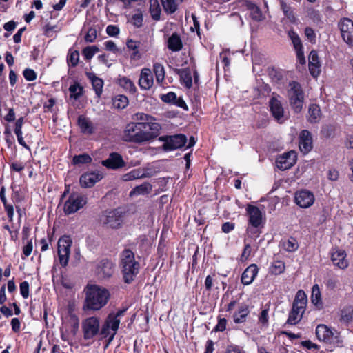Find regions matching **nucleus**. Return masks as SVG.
Masks as SVG:
<instances>
[{
    "instance_id": "1",
    "label": "nucleus",
    "mask_w": 353,
    "mask_h": 353,
    "mask_svg": "<svg viewBox=\"0 0 353 353\" xmlns=\"http://www.w3.org/2000/svg\"><path fill=\"white\" fill-rule=\"evenodd\" d=\"M110 298V292L97 285H88L85 289L84 310L97 311L103 307Z\"/></svg>"
},
{
    "instance_id": "2",
    "label": "nucleus",
    "mask_w": 353,
    "mask_h": 353,
    "mask_svg": "<svg viewBox=\"0 0 353 353\" xmlns=\"http://www.w3.org/2000/svg\"><path fill=\"white\" fill-rule=\"evenodd\" d=\"M119 266L125 283H131L139 272L140 263L135 260L134 253L130 249H124L120 255Z\"/></svg>"
},
{
    "instance_id": "3",
    "label": "nucleus",
    "mask_w": 353,
    "mask_h": 353,
    "mask_svg": "<svg viewBox=\"0 0 353 353\" xmlns=\"http://www.w3.org/2000/svg\"><path fill=\"white\" fill-rule=\"evenodd\" d=\"M290 89L288 90V96L292 110L295 113H299L303 110L304 103V92L301 84L292 81L289 83Z\"/></svg>"
},
{
    "instance_id": "4",
    "label": "nucleus",
    "mask_w": 353,
    "mask_h": 353,
    "mask_svg": "<svg viewBox=\"0 0 353 353\" xmlns=\"http://www.w3.org/2000/svg\"><path fill=\"white\" fill-rule=\"evenodd\" d=\"M127 310L128 307H123L119 309L115 312H110L102 325L101 334L108 336L110 334L109 330H111L113 331V334L111 336V339H112L119 328L121 318L124 316Z\"/></svg>"
},
{
    "instance_id": "5",
    "label": "nucleus",
    "mask_w": 353,
    "mask_h": 353,
    "mask_svg": "<svg viewBox=\"0 0 353 353\" xmlns=\"http://www.w3.org/2000/svg\"><path fill=\"white\" fill-rule=\"evenodd\" d=\"M142 126L140 122H131L128 123L124 130V140L136 143L148 141V138L150 136L148 137L147 134L142 133L141 128Z\"/></svg>"
},
{
    "instance_id": "6",
    "label": "nucleus",
    "mask_w": 353,
    "mask_h": 353,
    "mask_svg": "<svg viewBox=\"0 0 353 353\" xmlns=\"http://www.w3.org/2000/svg\"><path fill=\"white\" fill-rule=\"evenodd\" d=\"M316 336L320 341L327 344L341 345L343 341L340 334L336 330H332L324 324H320L316 327Z\"/></svg>"
},
{
    "instance_id": "7",
    "label": "nucleus",
    "mask_w": 353,
    "mask_h": 353,
    "mask_svg": "<svg viewBox=\"0 0 353 353\" xmlns=\"http://www.w3.org/2000/svg\"><path fill=\"white\" fill-rule=\"evenodd\" d=\"M82 332L85 340H92L101 334L100 320L97 316H90L82 322Z\"/></svg>"
},
{
    "instance_id": "8",
    "label": "nucleus",
    "mask_w": 353,
    "mask_h": 353,
    "mask_svg": "<svg viewBox=\"0 0 353 353\" xmlns=\"http://www.w3.org/2000/svg\"><path fill=\"white\" fill-rule=\"evenodd\" d=\"M159 140L164 142L163 148L165 151H172L181 148L187 143V137L183 134L161 137Z\"/></svg>"
},
{
    "instance_id": "9",
    "label": "nucleus",
    "mask_w": 353,
    "mask_h": 353,
    "mask_svg": "<svg viewBox=\"0 0 353 353\" xmlns=\"http://www.w3.org/2000/svg\"><path fill=\"white\" fill-rule=\"evenodd\" d=\"M86 203L87 197L85 195L72 193L64 204V212L66 214H73L82 208Z\"/></svg>"
},
{
    "instance_id": "10",
    "label": "nucleus",
    "mask_w": 353,
    "mask_h": 353,
    "mask_svg": "<svg viewBox=\"0 0 353 353\" xmlns=\"http://www.w3.org/2000/svg\"><path fill=\"white\" fill-rule=\"evenodd\" d=\"M72 241L70 236H63L58 241V256L60 264L65 267L68 265L70 248Z\"/></svg>"
},
{
    "instance_id": "11",
    "label": "nucleus",
    "mask_w": 353,
    "mask_h": 353,
    "mask_svg": "<svg viewBox=\"0 0 353 353\" xmlns=\"http://www.w3.org/2000/svg\"><path fill=\"white\" fill-rule=\"evenodd\" d=\"M123 212L119 208L112 210H105L101 217V221L112 228H118L122 223Z\"/></svg>"
},
{
    "instance_id": "12",
    "label": "nucleus",
    "mask_w": 353,
    "mask_h": 353,
    "mask_svg": "<svg viewBox=\"0 0 353 353\" xmlns=\"http://www.w3.org/2000/svg\"><path fill=\"white\" fill-rule=\"evenodd\" d=\"M339 28L344 41L353 46V21L348 18H343L339 22Z\"/></svg>"
},
{
    "instance_id": "13",
    "label": "nucleus",
    "mask_w": 353,
    "mask_h": 353,
    "mask_svg": "<svg viewBox=\"0 0 353 353\" xmlns=\"http://www.w3.org/2000/svg\"><path fill=\"white\" fill-rule=\"evenodd\" d=\"M330 259L333 265L340 270H345L348 265L349 262L346 259V252L338 248H332L330 252Z\"/></svg>"
},
{
    "instance_id": "14",
    "label": "nucleus",
    "mask_w": 353,
    "mask_h": 353,
    "mask_svg": "<svg viewBox=\"0 0 353 353\" xmlns=\"http://www.w3.org/2000/svg\"><path fill=\"white\" fill-rule=\"evenodd\" d=\"M246 214L248 216L249 225L258 228L259 226H263V214L260 209L252 204H248L245 208Z\"/></svg>"
},
{
    "instance_id": "15",
    "label": "nucleus",
    "mask_w": 353,
    "mask_h": 353,
    "mask_svg": "<svg viewBox=\"0 0 353 353\" xmlns=\"http://www.w3.org/2000/svg\"><path fill=\"white\" fill-rule=\"evenodd\" d=\"M314 194L307 190H301L295 193L294 201L297 205L302 208L310 207L314 202Z\"/></svg>"
},
{
    "instance_id": "16",
    "label": "nucleus",
    "mask_w": 353,
    "mask_h": 353,
    "mask_svg": "<svg viewBox=\"0 0 353 353\" xmlns=\"http://www.w3.org/2000/svg\"><path fill=\"white\" fill-rule=\"evenodd\" d=\"M101 164L108 169L117 170L125 167L126 163L119 153L113 152L107 159L102 161Z\"/></svg>"
},
{
    "instance_id": "17",
    "label": "nucleus",
    "mask_w": 353,
    "mask_h": 353,
    "mask_svg": "<svg viewBox=\"0 0 353 353\" xmlns=\"http://www.w3.org/2000/svg\"><path fill=\"white\" fill-rule=\"evenodd\" d=\"M296 162V154L291 150L279 156L276 159L278 168L281 170H286L291 168Z\"/></svg>"
},
{
    "instance_id": "18",
    "label": "nucleus",
    "mask_w": 353,
    "mask_h": 353,
    "mask_svg": "<svg viewBox=\"0 0 353 353\" xmlns=\"http://www.w3.org/2000/svg\"><path fill=\"white\" fill-rule=\"evenodd\" d=\"M114 264L112 260L102 259L96 265V273L103 278H110L114 273Z\"/></svg>"
},
{
    "instance_id": "19",
    "label": "nucleus",
    "mask_w": 353,
    "mask_h": 353,
    "mask_svg": "<svg viewBox=\"0 0 353 353\" xmlns=\"http://www.w3.org/2000/svg\"><path fill=\"white\" fill-rule=\"evenodd\" d=\"M140 124L143 125L141 127L142 133L147 134L148 137L150 136L148 138V141L154 140L159 135L161 126L159 123L155 122V120L140 122Z\"/></svg>"
},
{
    "instance_id": "20",
    "label": "nucleus",
    "mask_w": 353,
    "mask_h": 353,
    "mask_svg": "<svg viewBox=\"0 0 353 353\" xmlns=\"http://www.w3.org/2000/svg\"><path fill=\"white\" fill-rule=\"evenodd\" d=\"M269 103L270 112L273 117L278 123H283L285 119H284V110L281 101L275 97H272Z\"/></svg>"
},
{
    "instance_id": "21",
    "label": "nucleus",
    "mask_w": 353,
    "mask_h": 353,
    "mask_svg": "<svg viewBox=\"0 0 353 353\" xmlns=\"http://www.w3.org/2000/svg\"><path fill=\"white\" fill-rule=\"evenodd\" d=\"M259 269L255 263H252L248 266L243 272L241 276V282L244 285H250L258 275Z\"/></svg>"
},
{
    "instance_id": "22",
    "label": "nucleus",
    "mask_w": 353,
    "mask_h": 353,
    "mask_svg": "<svg viewBox=\"0 0 353 353\" xmlns=\"http://www.w3.org/2000/svg\"><path fill=\"white\" fill-rule=\"evenodd\" d=\"M141 42L132 39H128L126 46L130 53V58L132 61H138L141 59L143 52L141 51Z\"/></svg>"
},
{
    "instance_id": "23",
    "label": "nucleus",
    "mask_w": 353,
    "mask_h": 353,
    "mask_svg": "<svg viewBox=\"0 0 353 353\" xmlns=\"http://www.w3.org/2000/svg\"><path fill=\"white\" fill-rule=\"evenodd\" d=\"M154 83V78L150 69L143 68L140 74L139 85L141 90H148L152 88Z\"/></svg>"
},
{
    "instance_id": "24",
    "label": "nucleus",
    "mask_w": 353,
    "mask_h": 353,
    "mask_svg": "<svg viewBox=\"0 0 353 353\" xmlns=\"http://www.w3.org/2000/svg\"><path fill=\"white\" fill-rule=\"evenodd\" d=\"M299 149L304 154H307L312 149V134L307 130H303L300 133Z\"/></svg>"
},
{
    "instance_id": "25",
    "label": "nucleus",
    "mask_w": 353,
    "mask_h": 353,
    "mask_svg": "<svg viewBox=\"0 0 353 353\" xmlns=\"http://www.w3.org/2000/svg\"><path fill=\"white\" fill-rule=\"evenodd\" d=\"M102 174L91 172L83 174L80 177V184L83 188H91L102 179Z\"/></svg>"
},
{
    "instance_id": "26",
    "label": "nucleus",
    "mask_w": 353,
    "mask_h": 353,
    "mask_svg": "<svg viewBox=\"0 0 353 353\" xmlns=\"http://www.w3.org/2000/svg\"><path fill=\"white\" fill-rule=\"evenodd\" d=\"M250 307L245 303H241L238 306V309L236 312H234L232 315L233 321L236 324H241L245 323L247 321V318L250 314Z\"/></svg>"
},
{
    "instance_id": "27",
    "label": "nucleus",
    "mask_w": 353,
    "mask_h": 353,
    "mask_svg": "<svg viewBox=\"0 0 353 353\" xmlns=\"http://www.w3.org/2000/svg\"><path fill=\"white\" fill-rule=\"evenodd\" d=\"M243 5L250 12V17L253 21H261L263 19V13L260 8L250 0H243Z\"/></svg>"
},
{
    "instance_id": "28",
    "label": "nucleus",
    "mask_w": 353,
    "mask_h": 353,
    "mask_svg": "<svg viewBox=\"0 0 353 353\" xmlns=\"http://www.w3.org/2000/svg\"><path fill=\"white\" fill-rule=\"evenodd\" d=\"M305 311V310H301V308L296 306H292L285 324L290 325L298 324L301 321Z\"/></svg>"
},
{
    "instance_id": "29",
    "label": "nucleus",
    "mask_w": 353,
    "mask_h": 353,
    "mask_svg": "<svg viewBox=\"0 0 353 353\" xmlns=\"http://www.w3.org/2000/svg\"><path fill=\"white\" fill-rule=\"evenodd\" d=\"M322 117L320 106L316 103H312L308 108L307 121L310 123H317Z\"/></svg>"
},
{
    "instance_id": "30",
    "label": "nucleus",
    "mask_w": 353,
    "mask_h": 353,
    "mask_svg": "<svg viewBox=\"0 0 353 353\" xmlns=\"http://www.w3.org/2000/svg\"><path fill=\"white\" fill-rule=\"evenodd\" d=\"M167 46L172 52L180 51L183 48V42L181 37L176 32L172 33L168 39Z\"/></svg>"
},
{
    "instance_id": "31",
    "label": "nucleus",
    "mask_w": 353,
    "mask_h": 353,
    "mask_svg": "<svg viewBox=\"0 0 353 353\" xmlns=\"http://www.w3.org/2000/svg\"><path fill=\"white\" fill-rule=\"evenodd\" d=\"M77 123L82 133L88 134L94 133V130L92 123L84 115H80L78 117Z\"/></svg>"
},
{
    "instance_id": "32",
    "label": "nucleus",
    "mask_w": 353,
    "mask_h": 353,
    "mask_svg": "<svg viewBox=\"0 0 353 353\" xmlns=\"http://www.w3.org/2000/svg\"><path fill=\"white\" fill-rule=\"evenodd\" d=\"M175 72L187 88L190 89L192 86V77L189 68L176 69Z\"/></svg>"
},
{
    "instance_id": "33",
    "label": "nucleus",
    "mask_w": 353,
    "mask_h": 353,
    "mask_svg": "<svg viewBox=\"0 0 353 353\" xmlns=\"http://www.w3.org/2000/svg\"><path fill=\"white\" fill-rule=\"evenodd\" d=\"M86 76L92 83L93 90L96 94L100 97L103 87V81L102 79L97 77L95 74L92 72H86Z\"/></svg>"
},
{
    "instance_id": "34",
    "label": "nucleus",
    "mask_w": 353,
    "mask_h": 353,
    "mask_svg": "<svg viewBox=\"0 0 353 353\" xmlns=\"http://www.w3.org/2000/svg\"><path fill=\"white\" fill-rule=\"evenodd\" d=\"M311 302L314 305L318 310L323 308V303L321 299V293L318 284H315L312 288Z\"/></svg>"
},
{
    "instance_id": "35",
    "label": "nucleus",
    "mask_w": 353,
    "mask_h": 353,
    "mask_svg": "<svg viewBox=\"0 0 353 353\" xmlns=\"http://www.w3.org/2000/svg\"><path fill=\"white\" fill-rule=\"evenodd\" d=\"M117 84L126 92L134 94L137 91L134 83L127 77H119L117 80Z\"/></svg>"
},
{
    "instance_id": "36",
    "label": "nucleus",
    "mask_w": 353,
    "mask_h": 353,
    "mask_svg": "<svg viewBox=\"0 0 353 353\" xmlns=\"http://www.w3.org/2000/svg\"><path fill=\"white\" fill-rule=\"evenodd\" d=\"M307 303V299L305 292L303 290H298L295 295L292 306H296L301 308V310H305Z\"/></svg>"
},
{
    "instance_id": "37",
    "label": "nucleus",
    "mask_w": 353,
    "mask_h": 353,
    "mask_svg": "<svg viewBox=\"0 0 353 353\" xmlns=\"http://www.w3.org/2000/svg\"><path fill=\"white\" fill-rule=\"evenodd\" d=\"M340 321L345 324L353 321V306L347 305L341 310Z\"/></svg>"
},
{
    "instance_id": "38",
    "label": "nucleus",
    "mask_w": 353,
    "mask_h": 353,
    "mask_svg": "<svg viewBox=\"0 0 353 353\" xmlns=\"http://www.w3.org/2000/svg\"><path fill=\"white\" fill-rule=\"evenodd\" d=\"M281 10L283 11L285 17L292 23H294L296 20L294 9L288 5L284 0H279Z\"/></svg>"
},
{
    "instance_id": "39",
    "label": "nucleus",
    "mask_w": 353,
    "mask_h": 353,
    "mask_svg": "<svg viewBox=\"0 0 353 353\" xmlns=\"http://www.w3.org/2000/svg\"><path fill=\"white\" fill-rule=\"evenodd\" d=\"M149 12L152 18L155 21L160 20L161 8L158 0H150Z\"/></svg>"
},
{
    "instance_id": "40",
    "label": "nucleus",
    "mask_w": 353,
    "mask_h": 353,
    "mask_svg": "<svg viewBox=\"0 0 353 353\" xmlns=\"http://www.w3.org/2000/svg\"><path fill=\"white\" fill-rule=\"evenodd\" d=\"M285 270V263L280 260L273 261L269 267V273L272 275H280Z\"/></svg>"
},
{
    "instance_id": "41",
    "label": "nucleus",
    "mask_w": 353,
    "mask_h": 353,
    "mask_svg": "<svg viewBox=\"0 0 353 353\" xmlns=\"http://www.w3.org/2000/svg\"><path fill=\"white\" fill-rule=\"evenodd\" d=\"M153 72L155 74L156 81L161 84L165 79V68L160 63H154L153 64Z\"/></svg>"
},
{
    "instance_id": "42",
    "label": "nucleus",
    "mask_w": 353,
    "mask_h": 353,
    "mask_svg": "<svg viewBox=\"0 0 353 353\" xmlns=\"http://www.w3.org/2000/svg\"><path fill=\"white\" fill-rule=\"evenodd\" d=\"M164 11L167 14H174L178 9L176 0H160Z\"/></svg>"
},
{
    "instance_id": "43",
    "label": "nucleus",
    "mask_w": 353,
    "mask_h": 353,
    "mask_svg": "<svg viewBox=\"0 0 353 353\" xmlns=\"http://www.w3.org/2000/svg\"><path fill=\"white\" fill-rule=\"evenodd\" d=\"M146 176L145 172L141 169H134L130 172L123 176L124 181H132L134 179H141Z\"/></svg>"
},
{
    "instance_id": "44",
    "label": "nucleus",
    "mask_w": 353,
    "mask_h": 353,
    "mask_svg": "<svg viewBox=\"0 0 353 353\" xmlns=\"http://www.w3.org/2000/svg\"><path fill=\"white\" fill-rule=\"evenodd\" d=\"M129 101L126 96L119 94L113 99V106L117 109H124L128 105Z\"/></svg>"
},
{
    "instance_id": "45",
    "label": "nucleus",
    "mask_w": 353,
    "mask_h": 353,
    "mask_svg": "<svg viewBox=\"0 0 353 353\" xmlns=\"http://www.w3.org/2000/svg\"><path fill=\"white\" fill-rule=\"evenodd\" d=\"M70 98L78 99L83 95V88L78 83L75 82L69 87Z\"/></svg>"
},
{
    "instance_id": "46",
    "label": "nucleus",
    "mask_w": 353,
    "mask_h": 353,
    "mask_svg": "<svg viewBox=\"0 0 353 353\" xmlns=\"http://www.w3.org/2000/svg\"><path fill=\"white\" fill-rule=\"evenodd\" d=\"M79 61V53L78 50H70L67 56V63L69 67H76Z\"/></svg>"
},
{
    "instance_id": "47",
    "label": "nucleus",
    "mask_w": 353,
    "mask_h": 353,
    "mask_svg": "<svg viewBox=\"0 0 353 353\" xmlns=\"http://www.w3.org/2000/svg\"><path fill=\"white\" fill-rule=\"evenodd\" d=\"M152 190V185L149 183H144L140 185L136 186L130 192V195L134 194H148Z\"/></svg>"
},
{
    "instance_id": "48",
    "label": "nucleus",
    "mask_w": 353,
    "mask_h": 353,
    "mask_svg": "<svg viewBox=\"0 0 353 353\" xmlns=\"http://www.w3.org/2000/svg\"><path fill=\"white\" fill-rule=\"evenodd\" d=\"M268 74L270 79L276 83L280 82L283 78V71L274 67L268 68Z\"/></svg>"
},
{
    "instance_id": "49",
    "label": "nucleus",
    "mask_w": 353,
    "mask_h": 353,
    "mask_svg": "<svg viewBox=\"0 0 353 353\" xmlns=\"http://www.w3.org/2000/svg\"><path fill=\"white\" fill-rule=\"evenodd\" d=\"M288 36L292 40L295 50L301 51V49H303L301 40L296 32L294 30H290L288 32Z\"/></svg>"
},
{
    "instance_id": "50",
    "label": "nucleus",
    "mask_w": 353,
    "mask_h": 353,
    "mask_svg": "<svg viewBox=\"0 0 353 353\" xmlns=\"http://www.w3.org/2000/svg\"><path fill=\"white\" fill-rule=\"evenodd\" d=\"M335 126L331 124L325 125L321 130V137L324 139H329L335 134Z\"/></svg>"
},
{
    "instance_id": "51",
    "label": "nucleus",
    "mask_w": 353,
    "mask_h": 353,
    "mask_svg": "<svg viewBox=\"0 0 353 353\" xmlns=\"http://www.w3.org/2000/svg\"><path fill=\"white\" fill-rule=\"evenodd\" d=\"M99 51V49L96 46H87L82 50V54L85 60L89 61Z\"/></svg>"
},
{
    "instance_id": "52",
    "label": "nucleus",
    "mask_w": 353,
    "mask_h": 353,
    "mask_svg": "<svg viewBox=\"0 0 353 353\" xmlns=\"http://www.w3.org/2000/svg\"><path fill=\"white\" fill-rule=\"evenodd\" d=\"M92 158L88 154H82L79 155H75L72 159V163L74 165H80V164H88L91 163Z\"/></svg>"
},
{
    "instance_id": "53",
    "label": "nucleus",
    "mask_w": 353,
    "mask_h": 353,
    "mask_svg": "<svg viewBox=\"0 0 353 353\" xmlns=\"http://www.w3.org/2000/svg\"><path fill=\"white\" fill-rule=\"evenodd\" d=\"M263 228V226H259L258 228H256L254 226L249 225V224H248L246 228V233L252 239H256L262 233L261 229Z\"/></svg>"
},
{
    "instance_id": "54",
    "label": "nucleus",
    "mask_w": 353,
    "mask_h": 353,
    "mask_svg": "<svg viewBox=\"0 0 353 353\" xmlns=\"http://www.w3.org/2000/svg\"><path fill=\"white\" fill-rule=\"evenodd\" d=\"M252 253V248L250 243H245L243 252L240 256V257L238 259L239 263H243L246 262L250 256H251Z\"/></svg>"
},
{
    "instance_id": "55",
    "label": "nucleus",
    "mask_w": 353,
    "mask_h": 353,
    "mask_svg": "<svg viewBox=\"0 0 353 353\" xmlns=\"http://www.w3.org/2000/svg\"><path fill=\"white\" fill-rule=\"evenodd\" d=\"M269 308L263 309L258 317V323L263 327H267L269 323Z\"/></svg>"
},
{
    "instance_id": "56",
    "label": "nucleus",
    "mask_w": 353,
    "mask_h": 353,
    "mask_svg": "<svg viewBox=\"0 0 353 353\" xmlns=\"http://www.w3.org/2000/svg\"><path fill=\"white\" fill-rule=\"evenodd\" d=\"M131 23L137 28L142 27L143 22V16L140 10L132 16Z\"/></svg>"
},
{
    "instance_id": "57",
    "label": "nucleus",
    "mask_w": 353,
    "mask_h": 353,
    "mask_svg": "<svg viewBox=\"0 0 353 353\" xmlns=\"http://www.w3.org/2000/svg\"><path fill=\"white\" fill-rule=\"evenodd\" d=\"M97 37V30L94 27H90L84 37V39L88 43H92Z\"/></svg>"
},
{
    "instance_id": "58",
    "label": "nucleus",
    "mask_w": 353,
    "mask_h": 353,
    "mask_svg": "<svg viewBox=\"0 0 353 353\" xmlns=\"http://www.w3.org/2000/svg\"><path fill=\"white\" fill-rule=\"evenodd\" d=\"M26 163L20 161H14L10 163V168L11 172H15L21 173L24 170Z\"/></svg>"
},
{
    "instance_id": "59",
    "label": "nucleus",
    "mask_w": 353,
    "mask_h": 353,
    "mask_svg": "<svg viewBox=\"0 0 353 353\" xmlns=\"http://www.w3.org/2000/svg\"><path fill=\"white\" fill-rule=\"evenodd\" d=\"M283 247L288 252H294L299 248L296 240L291 237L290 239L283 243Z\"/></svg>"
},
{
    "instance_id": "60",
    "label": "nucleus",
    "mask_w": 353,
    "mask_h": 353,
    "mask_svg": "<svg viewBox=\"0 0 353 353\" xmlns=\"http://www.w3.org/2000/svg\"><path fill=\"white\" fill-rule=\"evenodd\" d=\"M161 99L164 103L174 105V101L177 99V96L175 92H169L167 94H161Z\"/></svg>"
},
{
    "instance_id": "61",
    "label": "nucleus",
    "mask_w": 353,
    "mask_h": 353,
    "mask_svg": "<svg viewBox=\"0 0 353 353\" xmlns=\"http://www.w3.org/2000/svg\"><path fill=\"white\" fill-rule=\"evenodd\" d=\"M133 119L137 121V122H145L155 120L153 117L143 112L135 114L133 117Z\"/></svg>"
},
{
    "instance_id": "62",
    "label": "nucleus",
    "mask_w": 353,
    "mask_h": 353,
    "mask_svg": "<svg viewBox=\"0 0 353 353\" xmlns=\"http://www.w3.org/2000/svg\"><path fill=\"white\" fill-rule=\"evenodd\" d=\"M23 75L25 79L28 81H32L37 79V73L35 71L30 68H26L23 71Z\"/></svg>"
},
{
    "instance_id": "63",
    "label": "nucleus",
    "mask_w": 353,
    "mask_h": 353,
    "mask_svg": "<svg viewBox=\"0 0 353 353\" xmlns=\"http://www.w3.org/2000/svg\"><path fill=\"white\" fill-rule=\"evenodd\" d=\"M227 319L225 318L218 317V323L214 327V332H223L226 330Z\"/></svg>"
},
{
    "instance_id": "64",
    "label": "nucleus",
    "mask_w": 353,
    "mask_h": 353,
    "mask_svg": "<svg viewBox=\"0 0 353 353\" xmlns=\"http://www.w3.org/2000/svg\"><path fill=\"white\" fill-rule=\"evenodd\" d=\"M226 353H245V351L237 345L230 344L227 346Z\"/></svg>"
}]
</instances>
